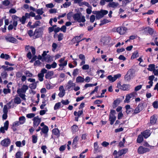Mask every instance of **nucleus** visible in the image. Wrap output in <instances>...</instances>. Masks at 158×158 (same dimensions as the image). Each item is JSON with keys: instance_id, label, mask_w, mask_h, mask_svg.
Masks as SVG:
<instances>
[{"instance_id": "obj_1", "label": "nucleus", "mask_w": 158, "mask_h": 158, "mask_svg": "<svg viewBox=\"0 0 158 158\" xmlns=\"http://www.w3.org/2000/svg\"><path fill=\"white\" fill-rule=\"evenodd\" d=\"M28 89V87L27 85H23L21 88L18 89L17 90V93L19 96L24 101L26 100V95L25 94Z\"/></svg>"}, {"instance_id": "obj_2", "label": "nucleus", "mask_w": 158, "mask_h": 158, "mask_svg": "<svg viewBox=\"0 0 158 158\" xmlns=\"http://www.w3.org/2000/svg\"><path fill=\"white\" fill-rule=\"evenodd\" d=\"M73 19L76 22L84 23L86 20L84 16L82 15L81 13H77L73 14Z\"/></svg>"}, {"instance_id": "obj_3", "label": "nucleus", "mask_w": 158, "mask_h": 158, "mask_svg": "<svg viewBox=\"0 0 158 158\" xmlns=\"http://www.w3.org/2000/svg\"><path fill=\"white\" fill-rule=\"evenodd\" d=\"M128 151V149L124 148L119 150L118 152L116 150H114L113 153L115 158H118L123 155L125 154Z\"/></svg>"}, {"instance_id": "obj_4", "label": "nucleus", "mask_w": 158, "mask_h": 158, "mask_svg": "<svg viewBox=\"0 0 158 158\" xmlns=\"http://www.w3.org/2000/svg\"><path fill=\"white\" fill-rule=\"evenodd\" d=\"M93 13L96 15V17L97 19H99L102 18L104 16L108 13L107 10H101L100 11H96L93 12Z\"/></svg>"}, {"instance_id": "obj_5", "label": "nucleus", "mask_w": 158, "mask_h": 158, "mask_svg": "<svg viewBox=\"0 0 158 158\" xmlns=\"http://www.w3.org/2000/svg\"><path fill=\"white\" fill-rule=\"evenodd\" d=\"M134 77L133 70L129 69L127 72V74L124 77V79L127 81H130Z\"/></svg>"}, {"instance_id": "obj_6", "label": "nucleus", "mask_w": 158, "mask_h": 158, "mask_svg": "<svg viewBox=\"0 0 158 158\" xmlns=\"http://www.w3.org/2000/svg\"><path fill=\"white\" fill-rule=\"evenodd\" d=\"M43 31L40 28L36 29L34 32L33 35L35 38H39L42 35Z\"/></svg>"}, {"instance_id": "obj_7", "label": "nucleus", "mask_w": 158, "mask_h": 158, "mask_svg": "<svg viewBox=\"0 0 158 158\" xmlns=\"http://www.w3.org/2000/svg\"><path fill=\"white\" fill-rule=\"evenodd\" d=\"M117 87L123 90H128L129 89L130 85H129L123 84L121 85L120 83L119 82L117 84Z\"/></svg>"}, {"instance_id": "obj_8", "label": "nucleus", "mask_w": 158, "mask_h": 158, "mask_svg": "<svg viewBox=\"0 0 158 158\" xmlns=\"http://www.w3.org/2000/svg\"><path fill=\"white\" fill-rule=\"evenodd\" d=\"M33 126L34 127H37L41 121V119L38 116L34 117L33 119Z\"/></svg>"}, {"instance_id": "obj_9", "label": "nucleus", "mask_w": 158, "mask_h": 158, "mask_svg": "<svg viewBox=\"0 0 158 158\" xmlns=\"http://www.w3.org/2000/svg\"><path fill=\"white\" fill-rule=\"evenodd\" d=\"M121 77V74H120L114 75L113 77L111 75H109L107 77V79L110 82H112L114 81L117 79Z\"/></svg>"}, {"instance_id": "obj_10", "label": "nucleus", "mask_w": 158, "mask_h": 158, "mask_svg": "<svg viewBox=\"0 0 158 158\" xmlns=\"http://www.w3.org/2000/svg\"><path fill=\"white\" fill-rule=\"evenodd\" d=\"M108 2L107 6L109 7L115 9L118 7L119 4L118 2H114L113 1Z\"/></svg>"}, {"instance_id": "obj_11", "label": "nucleus", "mask_w": 158, "mask_h": 158, "mask_svg": "<svg viewBox=\"0 0 158 158\" xmlns=\"http://www.w3.org/2000/svg\"><path fill=\"white\" fill-rule=\"evenodd\" d=\"M149 151V149L144 148L142 146H140L138 149V152L139 154H142Z\"/></svg>"}, {"instance_id": "obj_12", "label": "nucleus", "mask_w": 158, "mask_h": 158, "mask_svg": "<svg viewBox=\"0 0 158 158\" xmlns=\"http://www.w3.org/2000/svg\"><path fill=\"white\" fill-rule=\"evenodd\" d=\"M127 29L125 27H118L117 28V32L121 35L124 34L126 31Z\"/></svg>"}, {"instance_id": "obj_13", "label": "nucleus", "mask_w": 158, "mask_h": 158, "mask_svg": "<svg viewBox=\"0 0 158 158\" xmlns=\"http://www.w3.org/2000/svg\"><path fill=\"white\" fill-rule=\"evenodd\" d=\"M59 93L58 94V96L60 98L63 97L65 95V90L63 85H61L59 87Z\"/></svg>"}, {"instance_id": "obj_14", "label": "nucleus", "mask_w": 158, "mask_h": 158, "mask_svg": "<svg viewBox=\"0 0 158 158\" xmlns=\"http://www.w3.org/2000/svg\"><path fill=\"white\" fill-rule=\"evenodd\" d=\"M9 126V122L6 121L4 123L3 127H2L0 129V132L2 133L5 132V130L7 131L8 129Z\"/></svg>"}, {"instance_id": "obj_15", "label": "nucleus", "mask_w": 158, "mask_h": 158, "mask_svg": "<svg viewBox=\"0 0 158 158\" xmlns=\"http://www.w3.org/2000/svg\"><path fill=\"white\" fill-rule=\"evenodd\" d=\"M76 85L74 83H73L72 80H69L68 82L66 87L67 89L70 90V89H73V88L75 87Z\"/></svg>"}, {"instance_id": "obj_16", "label": "nucleus", "mask_w": 158, "mask_h": 158, "mask_svg": "<svg viewBox=\"0 0 158 158\" xmlns=\"http://www.w3.org/2000/svg\"><path fill=\"white\" fill-rule=\"evenodd\" d=\"M10 141L9 139L6 138L2 140L1 142V144L3 146L7 147L10 143Z\"/></svg>"}, {"instance_id": "obj_17", "label": "nucleus", "mask_w": 158, "mask_h": 158, "mask_svg": "<svg viewBox=\"0 0 158 158\" xmlns=\"http://www.w3.org/2000/svg\"><path fill=\"white\" fill-rule=\"evenodd\" d=\"M5 39L7 41L13 43H15L17 42L16 39L11 36H7L5 37Z\"/></svg>"}, {"instance_id": "obj_18", "label": "nucleus", "mask_w": 158, "mask_h": 158, "mask_svg": "<svg viewBox=\"0 0 158 158\" xmlns=\"http://www.w3.org/2000/svg\"><path fill=\"white\" fill-rule=\"evenodd\" d=\"M141 134L145 138H148L151 134L150 131L148 130H146L141 132Z\"/></svg>"}, {"instance_id": "obj_19", "label": "nucleus", "mask_w": 158, "mask_h": 158, "mask_svg": "<svg viewBox=\"0 0 158 158\" xmlns=\"http://www.w3.org/2000/svg\"><path fill=\"white\" fill-rule=\"evenodd\" d=\"M143 109V105L142 104H139L137 107L135 109L134 111V113L137 114L141 111Z\"/></svg>"}, {"instance_id": "obj_20", "label": "nucleus", "mask_w": 158, "mask_h": 158, "mask_svg": "<svg viewBox=\"0 0 158 158\" xmlns=\"http://www.w3.org/2000/svg\"><path fill=\"white\" fill-rule=\"evenodd\" d=\"M79 57L81 60V62L80 64V65L81 66L85 63V56L83 54H81L79 55Z\"/></svg>"}, {"instance_id": "obj_21", "label": "nucleus", "mask_w": 158, "mask_h": 158, "mask_svg": "<svg viewBox=\"0 0 158 158\" xmlns=\"http://www.w3.org/2000/svg\"><path fill=\"white\" fill-rule=\"evenodd\" d=\"M144 30L145 31H147L150 35H151L156 32L153 29L149 27L145 28Z\"/></svg>"}, {"instance_id": "obj_22", "label": "nucleus", "mask_w": 158, "mask_h": 158, "mask_svg": "<svg viewBox=\"0 0 158 158\" xmlns=\"http://www.w3.org/2000/svg\"><path fill=\"white\" fill-rule=\"evenodd\" d=\"M49 129L48 126H45L41 129V131L40 132L42 134L41 132L45 134V136H47V133Z\"/></svg>"}, {"instance_id": "obj_23", "label": "nucleus", "mask_w": 158, "mask_h": 158, "mask_svg": "<svg viewBox=\"0 0 158 158\" xmlns=\"http://www.w3.org/2000/svg\"><path fill=\"white\" fill-rule=\"evenodd\" d=\"M116 117L114 115H110L109 120L110 121V124L111 125L113 124L115 120Z\"/></svg>"}, {"instance_id": "obj_24", "label": "nucleus", "mask_w": 158, "mask_h": 158, "mask_svg": "<svg viewBox=\"0 0 158 158\" xmlns=\"http://www.w3.org/2000/svg\"><path fill=\"white\" fill-rule=\"evenodd\" d=\"M157 118L156 116L153 115L151 117L150 119V123L152 124H155L157 121Z\"/></svg>"}, {"instance_id": "obj_25", "label": "nucleus", "mask_w": 158, "mask_h": 158, "mask_svg": "<svg viewBox=\"0 0 158 158\" xmlns=\"http://www.w3.org/2000/svg\"><path fill=\"white\" fill-rule=\"evenodd\" d=\"M101 42L104 45H106L109 43V38L107 37H104L101 39Z\"/></svg>"}, {"instance_id": "obj_26", "label": "nucleus", "mask_w": 158, "mask_h": 158, "mask_svg": "<svg viewBox=\"0 0 158 158\" xmlns=\"http://www.w3.org/2000/svg\"><path fill=\"white\" fill-rule=\"evenodd\" d=\"M21 102L20 98L18 96L16 95L14 99V102L17 104H19Z\"/></svg>"}, {"instance_id": "obj_27", "label": "nucleus", "mask_w": 158, "mask_h": 158, "mask_svg": "<svg viewBox=\"0 0 158 158\" xmlns=\"http://www.w3.org/2000/svg\"><path fill=\"white\" fill-rule=\"evenodd\" d=\"M53 75V72L52 71H49L45 75V77L46 79H50Z\"/></svg>"}, {"instance_id": "obj_28", "label": "nucleus", "mask_w": 158, "mask_h": 158, "mask_svg": "<svg viewBox=\"0 0 158 158\" xmlns=\"http://www.w3.org/2000/svg\"><path fill=\"white\" fill-rule=\"evenodd\" d=\"M84 81V78L81 76L78 77L76 79V81L77 83H83Z\"/></svg>"}, {"instance_id": "obj_29", "label": "nucleus", "mask_w": 158, "mask_h": 158, "mask_svg": "<svg viewBox=\"0 0 158 158\" xmlns=\"http://www.w3.org/2000/svg\"><path fill=\"white\" fill-rule=\"evenodd\" d=\"M26 121V118L24 116H22L20 117L19 118V122L21 124L24 123Z\"/></svg>"}, {"instance_id": "obj_30", "label": "nucleus", "mask_w": 158, "mask_h": 158, "mask_svg": "<svg viewBox=\"0 0 158 158\" xmlns=\"http://www.w3.org/2000/svg\"><path fill=\"white\" fill-rule=\"evenodd\" d=\"M48 98H47L46 99H44L43 100L42 102V104L40 106V108L41 109H42L44 108V107L46 105V103L48 101Z\"/></svg>"}, {"instance_id": "obj_31", "label": "nucleus", "mask_w": 158, "mask_h": 158, "mask_svg": "<svg viewBox=\"0 0 158 158\" xmlns=\"http://www.w3.org/2000/svg\"><path fill=\"white\" fill-rule=\"evenodd\" d=\"M155 65L153 64H150L148 65V68H147V69L151 71H153L155 69Z\"/></svg>"}, {"instance_id": "obj_32", "label": "nucleus", "mask_w": 158, "mask_h": 158, "mask_svg": "<svg viewBox=\"0 0 158 158\" xmlns=\"http://www.w3.org/2000/svg\"><path fill=\"white\" fill-rule=\"evenodd\" d=\"M52 132L54 135L57 136H59L60 135V132L58 129L55 128L53 129Z\"/></svg>"}, {"instance_id": "obj_33", "label": "nucleus", "mask_w": 158, "mask_h": 158, "mask_svg": "<svg viewBox=\"0 0 158 158\" xmlns=\"http://www.w3.org/2000/svg\"><path fill=\"white\" fill-rule=\"evenodd\" d=\"M143 135L141 134L139 135L137 139V142L138 143H141L143 140Z\"/></svg>"}, {"instance_id": "obj_34", "label": "nucleus", "mask_w": 158, "mask_h": 158, "mask_svg": "<svg viewBox=\"0 0 158 158\" xmlns=\"http://www.w3.org/2000/svg\"><path fill=\"white\" fill-rule=\"evenodd\" d=\"M120 102V99H118L114 101L113 103V106L114 107H116L119 104Z\"/></svg>"}, {"instance_id": "obj_35", "label": "nucleus", "mask_w": 158, "mask_h": 158, "mask_svg": "<svg viewBox=\"0 0 158 158\" xmlns=\"http://www.w3.org/2000/svg\"><path fill=\"white\" fill-rule=\"evenodd\" d=\"M138 56V52L137 51H135L133 53L132 55L131 56V59H134V58H137Z\"/></svg>"}, {"instance_id": "obj_36", "label": "nucleus", "mask_w": 158, "mask_h": 158, "mask_svg": "<svg viewBox=\"0 0 158 158\" xmlns=\"http://www.w3.org/2000/svg\"><path fill=\"white\" fill-rule=\"evenodd\" d=\"M110 22V21L107 19H104L102 20L101 21V23L99 24V25L101 26L104 24Z\"/></svg>"}, {"instance_id": "obj_37", "label": "nucleus", "mask_w": 158, "mask_h": 158, "mask_svg": "<svg viewBox=\"0 0 158 158\" xmlns=\"http://www.w3.org/2000/svg\"><path fill=\"white\" fill-rule=\"evenodd\" d=\"M83 113V111L82 110L79 111L78 112L74 111V114L75 116H77L79 117Z\"/></svg>"}, {"instance_id": "obj_38", "label": "nucleus", "mask_w": 158, "mask_h": 158, "mask_svg": "<svg viewBox=\"0 0 158 158\" xmlns=\"http://www.w3.org/2000/svg\"><path fill=\"white\" fill-rule=\"evenodd\" d=\"M26 20V19L24 16H22V18H19V21L22 24H25Z\"/></svg>"}, {"instance_id": "obj_39", "label": "nucleus", "mask_w": 158, "mask_h": 158, "mask_svg": "<svg viewBox=\"0 0 158 158\" xmlns=\"http://www.w3.org/2000/svg\"><path fill=\"white\" fill-rule=\"evenodd\" d=\"M73 14H73V12H69L67 14V17L68 19L69 20H71V17H73Z\"/></svg>"}, {"instance_id": "obj_40", "label": "nucleus", "mask_w": 158, "mask_h": 158, "mask_svg": "<svg viewBox=\"0 0 158 158\" xmlns=\"http://www.w3.org/2000/svg\"><path fill=\"white\" fill-rule=\"evenodd\" d=\"M113 0H101L100 2V4L101 5L103 6L105 4V2H108L113 1Z\"/></svg>"}, {"instance_id": "obj_41", "label": "nucleus", "mask_w": 158, "mask_h": 158, "mask_svg": "<svg viewBox=\"0 0 158 158\" xmlns=\"http://www.w3.org/2000/svg\"><path fill=\"white\" fill-rule=\"evenodd\" d=\"M78 140V136H76L73 139V144L76 146Z\"/></svg>"}, {"instance_id": "obj_42", "label": "nucleus", "mask_w": 158, "mask_h": 158, "mask_svg": "<svg viewBox=\"0 0 158 158\" xmlns=\"http://www.w3.org/2000/svg\"><path fill=\"white\" fill-rule=\"evenodd\" d=\"M10 3V2L9 0H5L2 2V4L5 6H9Z\"/></svg>"}, {"instance_id": "obj_43", "label": "nucleus", "mask_w": 158, "mask_h": 158, "mask_svg": "<svg viewBox=\"0 0 158 158\" xmlns=\"http://www.w3.org/2000/svg\"><path fill=\"white\" fill-rule=\"evenodd\" d=\"M32 142L34 143H35L37 142L38 138L37 136L35 135H33L32 136Z\"/></svg>"}, {"instance_id": "obj_44", "label": "nucleus", "mask_w": 158, "mask_h": 158, "mask_svg": "<svg viewBox=\"0 0 158 158\" xmlns=\"http://www.w3.org/2000/svg\"><path fill=\"white\" fill-rule=\"evenodd\" d=\"M1 76L3 79H5L7 76V74L6 72L4 71L1 74Z\"/></svg>"}, {"instance_id": "obj_45", "label": "nucleus", "mask_w": 158, "mask_h": 158, "mask_svg": "<svg viewBox=\"0 0 158 158\" xmlns=\"http://www.w3.org/2000/svg\"><path fill=\"white\" fill-rule=\"evenodd\" d=\"M44 75L40 73L38 74V76L39 77V80L40 81H43V77H44Z\"/></svg>"}, {"instance_id": "obj_46", "label": "nucleus", "mask_w": 158, "mask_h": 158, "mask_svg": "<svg viewBox=\"0 0 158 158\" xmlns=\"http://www.w3.org/2000/svg\"><path fill=\"white\" fill-rule=\"evenodd\" d=\"M22 155L23 153L21 152H18L15 154V157L16 158H22Z\"/></svg>"}, {"instance_id": "obj_47", "label": "nucleus", "mask_w": 158, "mask_h": 158, "mask_svg": "<svg viewBox=\"0 0 158 158\" xmlns=\"http://www.w3.org/2000/svg\"><path fill=\"white\" fill-rule=\"evenodd\" d=\"M29 87L33 89H35L36 87V83H32L29 85Z\"/></svg>"}, {"instance_id": "obj_48", "label": "nucleus", "mask_w": 158, "mask_h": 158, "mask_svg": "<svg viewBox=\"0 0 158 158\" xmlns=\"http://www.w3.org/2000/svg\"><path fill=\"white\" fill-rule=\"evenodd\" d=\"M67 64V61L65 60L64 62H62L61 63H60L59 64V65L60 67H64L66 66Z\"/></svg>"}, {"instance_id": "obj_49", "label": "nucleus", "mask_w": 158, "mask_h": 158, "mask_svg": "<svg viewBox=\"0 0 158 158\" xmlns=\"http://www.w3.org/2000/svg\"><path fill=\"white\" fill-rule=\"evenodd\" d=\"M36 13L39 15H42L44 12L43 11V8L39 9H37L36 11Z\"/></svg>"}, {"instance_id": "obj_50", "label": "nucleus", "mask_w": 158, "mask_h": 158, "mask_svg": "<svg viewBox=\"0 0 158 158\" xmlns=\"http://www.w3.org/2000/svg\"><path fill=\"white\" fill-rule=\"evenodd\" d=\"M61 105V102H60L56 103L54 107V109L55 110H56L58 109L60 107Z\"/></svg>"}, {"instance_id": "obj_51", "label": "nucleus", "mask_w": 158, "mask_h": 158, "mask_svg": "<svg viewBox=\"0 0 158 158\" xmlns=\"http://www.w3.org/2000/svg\"><path fill=\"white\" fill-rule=\"evenodd\" d=\"M131 98L130 96L128 94L127 95L126 97V99L124 101L125 102L128 103L130 102V99Z\"/></svg>"}, {"instance_id": "obj_52", "label": "nucleus", "mask_w": 158, "mask_h": 158, "mask_svg": "<svg viewBox=\"0 0 158 158\" xmlns=\"http://www.w3.org/2000/svg\"><path fill=\"white\" fill-rule=\"evenodd\" d=\"M71 4V3L70 2H66L63 4V6L64 8H66L69 7L70 6Z\"/></svg>"}, {"instance_id": "obj_53", "label": "nucleus", "mask_w": 158, "mask_h": 158, "mask_svg": "<svg viewBox=\"0 0 158 158\" xmlns=\"http://www.w3.org/2000/svg\"><path fill=\"white\" fill-rule=\"evenodd\" d=\"M81 38L79 37V36H77L74 37L73 39V41H79V42H80L81 41Z\"/></svg>"}, {"instance_id": "obj_54", "label": "nucleus", "mask_w": 158, "mask_h": 158, "mask_svg": "<svg viewBox=\"0 0 158 158\" xmlns=\"http://www.w3.org/2000/svg\"><path fill=\"white\" fill-rule=\"evenodd\" d=\"M78 127L76 125H73L72 127V131L74 133L78 130Z\"/></svg>"}, {"instance_id": "obj_55", "label": "nucleus", "mask_w": 158, "mask_h": 158, "mask_svg": "<svg viewBox=\"0 0 158 158\" xmlns=\"http://www.w3.org/2000/svg\"><path fill=\"white\" fill-rule=\"evenodd\" d=\"M45 61L49 62L52 60V58L49 55H48L46 58H45Z\"/></svg>"}, {"instance_id": "obj_56", "label": "nucleus", "mask_w": 158, "mask_h": 158, "mask_svg": "<svg viewBox=\"0 0 158 158\" xmlns=\"http://www.w3.org/2000/svg\"><path fill=\"white\" fill-rule=\"evenodd\" d=\"M20 124H20V123L19 122V121H16L13 123V127H17Z\"/></svg>"}, {"instance_id": "obj_57", "label": "nucleus", "mask_w": 158, "mask_h": 158, "mask_svg": "<svg viewBox=\"0 0 158 158\" xmlns=\"http://www.w3.org/2000/svg\"><path fill=\"white\" fill-rule=\"evenodd\" d=\"M35 114L34 113H30L27 114L26 116L28 118H31L34 117Z\"/></svg>"}, {"instance_id": "obj_58", "label": "nucleus", "mask_w": 158, "mask_h": 158, "mask_svg": "<svg viewBox=\"0 0 158 158\" xmlns=\"http://www.w3.org/2000/svg\"><path fill=\"white\" fill-rule=\"evenodd\" d=\"M12 18L13 21H15L18 22L19 21V18L15 15L12 16Z\"/></svg>"}, {"instance_id": "obj_59", "label": "nucleus", "mask_w": 158, "mask_h": 158, "mask_svg": "<svg viewBox=\"0 0 158 158\" xmlns=\"http://www.w3.org/2000/svg\"><path fill=\"white\" fill-rule=\"evenodd\" d=\"M95 19V17L94 15H92L90 16V21L91 23H93Z\"/></svg>"}, {"instance_id": "obj_60", "label": "nucleus", "mask_w": 158, "mask_h": 158, "mask_svg": "<svg viewBox=\"0 0 158 158\" xmlns=\"http://www.w3.org/2000/svg\"><path fill=\"white\" fill-rule=\"evenodd\" d=\"M3 93L5 94L9 93L10 92V89H4L3 90Z\"/></svg>"}, {"instance_id": "obj_61", "label": "nucleus", "mask_w": 158, "mask_h": 158, "mask_svg": "<svg viewBox=\"0 0 158 158\" xmlns=\"http://www.w3.org/2000/svg\"><path fill=\"white\" fill-rule=\"evenodd\" d=\"M148 83L149 84V85H146V88L147 89H149L153 85V82L152 81H149Z\"/></svg>"}, {"instance_id": "obj_62", "label": "nucleus", "mask_w": 158, "mask_h": 158, "mask_svg": "<svg viewBox=\"0 0 158 158\" xmlns=\"http://www.w3.org/2000/svg\"><path fill=\"white\" fill-rule=\"evenodd\" d=\"M82 68L83 70L88 69L89 68V65L88 64H83Z\"/></svg>"}, {"instance_id": "obj_63", "label": "nucleus", "mask_w": 158, "mask_h": 158, "mask_svg": "<svg viewBox=\"0 0 158 158\" xmlns=\"http://www.w3.org/2000/svg\"><path fill=\"white\" fill-rule=\"evenodd\" d=\"M63 34L60 33L58 36V41H60L62 40L63 39Z\"/></svg>"}, {"instance_id": "obj_64", "label": "nucleus", "mask_w": 158, "mask_h": 158, "mask_svg": "<svg viewBox=\"0 0 158 158\" xmlns=\"http://www.w3.org/2000/svg\"><path fill=\"white\" fill-rule=\"evenodd\" d=\"M25 74L27 77H32L33 76V74L31 73H30L28 71H26L25 73Z\"/></svg>"}]
</instances>
